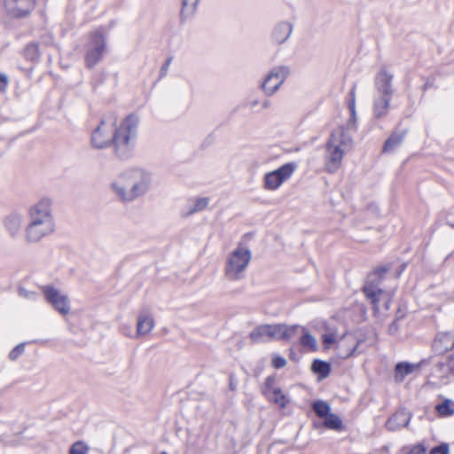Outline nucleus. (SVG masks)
I'll return each instance as SVG.
<instances>
[{
  "label": "nucleus",
  "mask_w": 454,
  "mask_h": 454,
  "mask_svg": "<svg viewBox=\"0 0 454 454\" xmlns=\"http://www.w3.org/2000/svg\"><path fill=\"white\" fill-rule=\"evenodd\" d=\"M139 117L132 113L121 121L115 113L105 114L90 137L95 148L113 146L116 155L121 157L130 151L137 138Z\"/></svg>",
  "instance_id": "obj_1"
},
{
  "label": "nucleus",
  "mask_w": 454,
  "mask_h": 454,
  "mask_svg": "<svg viewBox=\"0 0 454 454\" xmlns=\"http://www.w3.org/2000/svg\"><path fill=\"white\" fill-rule=\"evenodd\" d=\"M353 140L348 130L340 126L333 130L325 147V168L328 173L337 172L344 155L351 150Z\"/></svg>",
  "instance_id": "obj_2"
},
{
  "label": "nucleus",
  "mask_w": 454,
  "mask_h": 454,
  "mask_svg": "<svg viewBox=\"0 0 454 454\" xmlns=\"http://www.w3.org/2000/svg\"><path fill=\"white\" fill-rule=\"evenodd\" d=\"M251 259L248 249L239 246L228 257L225 265V275L231 280H237L240 273L247 267Z\"/></svg>",
  "instance_id": "obj_3"
},
{
  "label": "nucleus",
  "mask_w": 454,
  "mask_h": 454,
  "mask_svg": "<svg viewBox=\"0 0 454 454\" xmlns=\"http://www.w3.org/2000/svg\"><path fill=\"white\" fill-rule=\"evenodd\" d=\"M299 326L285 325H262L257 326V341L271 340H289L294 336Z\"/></svg>",
  "instance_id": "obj_4"
},
{
  "label": "nucleus",
  "mask_w": 454,
  "mask_h": 454,
  "mask_svg": "<svg viewBox=\"0 0 454 454\" xmlns=\"http://www.w3.org/2000/svg\"><path fill=\"white\" fill-rule=\"evenodd\" d=\"M114 191L122 200H132L143 193L144 187L131 174L121 176L113 184Z\"/></svg>",
  "instance_id": "obj_5"
},
{
  "label": "nucleus",
  "mask_w": 454,
  "mask_h": 454,
  "mask_svg": "<svg viewBox=\"0 0 454 454\" xmlns=\"http://www.w3.org/2000/svg\"><path fill=\"white\" fill-rule=\"evenodd\" d=\"M40 290L45 301L59 314L66 316L70 312V301L67 294L52 286H42Z\"/></svg>",
  "instance_id": "obj_6"
},
{
  "label": "nucleus",
  "mask_w": 454,
  "mask_h": 454,
  "mask_svg": "<svg viewBox=\"0 0 454 454\" xmlns=\"http://www.w3.org/2000/svg\"><path fill=\"white\" fill-rule=\"evenodd\" d=\"M106 50V42L100 32H93L90 35V43L84 57L87 67L91 68L101 59Z\"/></svg>",
  "instance_id": "obj_7"
},
{
  "label": "nucleus",
  "mask_w": 454,
  "mask_h": 454,
  "mask_svg": "<svg viewBox=\"0 0 454 454\" xmlns=\"http://www.w3.org/2000/svg\"><path fill=\"white\" fill-rule=\"evenodd\" d=\"M296 168V163L288 162L279 168L266 174L264 176V187L270 191L277 190L292 177Z\"/></svg>",
  "instance_id": "obj_8"
},
{
  "label": "nucleus",
  "mask_w": 454,
  "mask_h": 454,
  "mask_svg": "<svg viewBox=\"0 0 454 454\" xmlns=\"http://www.w3.org/2000/svg\"><path fill=\"white\" fill-rule=\"evenodd\" d=\"M290 74L288 67L278 66L273 67L265 77L262 89L268 95H273L286 80Z\"/></svg>",
  "instance_id": "obj_9"
},
{
  "label": "nucleus",
  "mask_w": 454,
  "mask_h": 454,
  "mask_svg": "<svg viewBox=\"0 0 454 454\" xmlns=\"http://www.w3.org/2000/svg\"><path fill=\"white\" fill-rule=\"evenodd\" d=\"M365 296L371 300L374 309L377 312L388 310L391 301V294L379 288L377 286L367 282L364 286Z\"/></svg>",
  "instance_id": "obj_10"
},
{
  "label": "nucleus",
  "mask_w": 454,
  "mask_h": 454,
  "mask_svg": "<svg viewBox=\"0 0 454 454\" xmlns=\"http://www.w3.org/2000/svg\"><path fill=\"white\" fill-rule=\"evenodd\" d=\"M262 392L269 401L273 402L280 407H285L288 403L287 397L277 385L275 376H269L266 379L262 387Z\"/></svg>",
  "instance_id": "obj_11"
},
{
  "label": "nucleus",
  "mask_w": 454,
  "mask_h": 454,
  "mask_svg": "<svg viewBox=\"0 0 454 454\" xmlns=\"http://www.w3.org/2000/svg\"><path fill=\"white\" fill-rule=\"evenodd\" d=\"M4 2L13 4L8 12L12 18L18 20L30 16L37 5V0H4Z\"/></svg>",
  "instance_id": "obj_12"
},
{
  "label": "nucleus",
  "mask_w": 454,
  "mask_h": 454,
  "mask_svg": "<svg viewBox=\"0 0 454 454\" xmlns=\"http://www.w3.org/2000/svg\"><path fill=\"white\" fill-rule=\"evenodd\" d=\"M50 207V200H42L38 204L30 209L31 219L35 222H40L43 224L51 226Z\"/></svg>",
  "instance_id": "obj_13"
},
{
  "label": "nucleus",
  "mask_w": 454,
  "mask_h": 454,
  "mask_svg": "<svg viewBox=\"0 0 454 454\" xmlns=\"http://www.w3.org/2000/svg\"><path fill=\"white\" fill-rule=\"evenodd\" d=\"M393 74L386 69H381L375 79V88L377 95L390 96L393 95L392 88Z\"/></svg>",
  "instance_id": "obj_14"
},
{
  "label": "nucleus",
  "mask_w": 454,
  "mask_h": 454,
  "mask_svg": "<svg viewBox=\"0 0 454 454\" xmlns=\"http://www.w3.org/2000/svg\"><path fill=\"white\" fill-rule=\"evenodd\" d=\"M294 26L289 21L277 23L271 32L272 41L277 44L286 43L293 33Z\"/></svg>",
  "instance_id": "obj_15"
},
{
  "label": "nucleus",
  "mask_w": 454,
  "mask_h": 454,
  "mask_svg": "<svg viewBox=\"0 0 454 454\" xmlns=\"http://www.w3.org/2000/svg\"><path fill=\"white\" fill-rule=\"evenodd\" d=\"M411 414L404 409L397 411L387 421L386 427L390 431L399 430L408 426Z\"/></svg>",
  "instance_id": "obj_16"
},
{
  "label": "nucleus",
  "mask_w": 454,
  "mask_h": 454,
  "mask_svg": "<svg viewBox=\"0 0 454 454\" xmlns=\"http://www.w3.org/2000/svg\"><path fill=\"white\" fill-rule=\"evenodd\" d=\"M325 333H322V340L325 346V348H330L333 345L339 343L342 339H352L354 341V338L352 335H340L337 333L335 328L329 327L326 325H324Z\"/></svg>",
  "instance_id": "obj_17"
},
{
  "label": "nucleus",
  "mask_w": 454,
  "mask_h": 454,
  "mask_svg": "<svg viewBox=\"0 0 454 454\" xmlns=\"http://www.w3.org/2000/svg\"><path fill=\"white\" fill-rule=\"evenodd\" d=\"M51 230V225L43 224L40 222L32 220L27 229V239L28 241L32 242L38 241Z\"/></svg>",
  "instance_id": "obj_18"
},
{
  "label": "nucleus",
  "mask_w": 454,
  "mask_h": 454,
  "mask_svg": "<svg viewBox=\"0 0 454 454\" xmlns=\"http://www.w3.org/2000/svg\"><path fill=\"white\" fill-rule=\"evenodd\" d=\"M154 327L153 318L145 314H142L137 318V336H143L150 333Z\"/></svg>",
  "instance_id": "obj_19"
},
{
  "label": "nucleus",
  "mask_w": 454,
  "mask_h": 454,
  "mask_svg": "<svg viewBox=\"0 0 454 454\" xmlns=\"http://www.w3.org/2000/svg\"><path fill=\"white\" fill-rule=\"evenodd\" d=\"M390 96L377 95L373 104V114L380 118L387 114L390 106Z\"/></svg>",
  "instance_id": "obj_20"
},
{
  "label": "nucleus",
  "mask_w": 454,
  "mask_h": 454,
  "mask_svg": "<svg viewBox=\"0 0 454 454\" xmlns=\"http://www.w3.org/2000/svg\"><path fill=\"white\" fill-rule=\"evenodd\" d=\"M416 366L408 363H399L396 364L395 369V378L398 381L403 380V379L412 373Z\"/></svg>",
  "instance_id": "obj_21"
},
{
  "label": "nucleus",
  "mask_w": 454,
  "mask_h": 454,
  "mask_svg": "<svg viewBox=\"0 0 454 454\" xmlns=\"http://www.w3.org/2000/svg\"><path fill=\"white\" fill-rule=\"evenodd\" d=\"M315 373L319 374L322 378L328 376L331 371V366L328 363L321 360H315L311 366Z\"/></svg>",
  "instance_id": "obj_22"
},
{
  "label": "nucleus",
  "mask_w": 454,
  "mask_h": 454,
  "mask_svg": "<svg viewBox=\"0 0 454 454\" xmlns=\"http://www.w3.org/2000/svg\"><path fill=\"white\" fill-rule=\"evenodd\" d=\"M405 137V133L394 134L392 135L385 143L384 151L390 152L393 151L395 147L401 145L403 138Z\"/></svg>",
  "instance_id": "obj_23"
},
{
  "label": "nucleus",
  "mask_w": 454,
  "mask_h": 454,
  "mask_svg": "<svg viewBox=\"0 0 454 454\" xmlns=\"http://www.w3.org/2000/svg\"><path fill=\"white\" fill-rule=\"evenodd\" d=\"M40 56L39 44L37 43H30L24 49V57L31 61L36 60Z\"/></svg>",
  "instance_id": "obj_24"
},
{
  "label": "nucleus",
  "mask_w": 454,
  "mask_h": 454,
  "mask_svg": "<svg viewBox=\"0 0 454 454\" xmlns=\"http://www.w3.org/2000/svg\"><path fill=\"white\" fill-rule=\"evenodd\" d=\"M324 425L329 429L340 430L342 427V421L336 414L330 413L325 418Z\"/></svg>",
  "instance_id": "obj_25"
},
{
  "label": "nucleus",
  "mask_w": 454,
  "mask_h": 454,
  "mask_svg": "<svg viewBox=\"0 0 454 454\" xmlns=\"http://www.w3.org/2000/svg\"><path fill=\"white\" fill-rule=\"evenodd\" d=\"M199 0H183L181 16L185 19L192 15L197 7Z\"/></svg>",
  "instance_id": "obj_26"
},
{
  "label": "nucleus",
  "mask_w": 454,
  "mask_h": 454,
  "mask_svg": "<svg viewBox=\"0 0 454 454\" xmlns=\"http://www.w3.org/2000/svg\"><path fill=\"white\" fill-rule=\"evenodd\" d=\"M301 344L309 348V350H317V340L316 337L311 335L309 333L305 332L303 330V334L301 338Z\"/></svg>",
  "instance_id": "obj_27"
},
{
  "label": "nucleus",
  "mask_w": 454,
  "mask_h": 454,
  "mask_svg": "<svg viewBox=\"0 0 454 454\" xmlns=\"http://www.w3.org/2000/svg\"><path fill=\"white\" fill-rule=\"evenodd\" d=\"M313 410L318 417L325 418L330 414L331 408L327 403L317 401L313 403Z\"/></svg>",
  "instance_id": "obj_28"
},
{
  "label": "nucleus",
  "mask_w": 454,
  "mask_h": 454,
  "mask_svg": "<svg viewBox=\"0 0 454 454\" xmlns=\"http://www.w3.org/2000/svg\"><path fill=\"white\" fill-rule=\"evenodd\" d=\"M438 413L442 416H450L454 413V403L450 400H446L443 403L436 406Z\"/></svg>",
  "instance_id": "obj_29"
},
{
  "label": "nucleus",
  "mask_w": 454,
  "mask_h": 454,
  "mask_svg": "<svg viewBox=\"0 0 454 454\" xmlns=\"http://www.w3.org/2000/svg\"><path fill=\"white\" fill-rule=\"evenodd\" d=\"M89 446L82 441H77L73 443L69 450V454H88Z\"/></svg>",
  "instance_id": "obj_30"
},
{
  "label": "nucleus",
  "mask_w": 454,
  "mask_h": 454,
  "mask_svg": "<svg viewBox=\"0 0 454 454\" xmlns=\"http://www.w3.org/2000/svg\"><path fill=\"white\" fill-rule=\"evenodd\" d=\"M208 205L207 198H199L195 200L193 207L190 210V213H195L205 209Z\"/></svg>",
  "instance_id": "obj_31"
},
{
  "label": "nucleus",
  "mask_w": 454,
  "mask_h": 454,
  "mask_svg": "<svg viewBox=\"0 0 454 454\" xmlns=\"http://www.w3.org/2000/svg\"><path fill=\"white\" fill-rule=\"evenodd\" d=\"M348 108L351 114L352 119L356 118V89L353 88L350 90V99L348 103Z\"/></svg>",
  "instance_id": "obj_32"
},
{
  "label": "nucleus",
  "mask_w": 454,
  "mask_h": 454,
  "mask_svg": "<svg viewBox=\"0 0 454 454\" xmlns=\"http://www.w3.org/2000/svg\"><path fill=\"white\" fill-rule=\"evenodd\" d=\"M286 359L280 356H278V355H274L271 358V364H272V366L276 369H280V368H283L286 365Z\"/></svg>",
  "instance_id": "obj_33"
},
{
  "label": "nucleus",
  "mask_w": 454,
  "mask_h": 454,
  "mask_svg": "<svg viewBox=\"0 0 454 454\" xmlns=\"http://www.w3.org/2000/svg\"><path fill=\"white\" fill-rule=\"evenodd\" d=\"M25 347L23 344H20L16 346L9 354V357L11 360H16L23 352Z\"/></svg>",
  "instance_id": "obj_34"
},
{
  "label": "nucleus",
  "mask_w": 454,
  "mask_h": 454,
  "mask_svg": "<svg viewBox=\"0 0 454 454\" xmlns=\"http://www.w3.org/2000/svg\"><path fill=\"white\" fill-rule=\"evenodd\" d=\"M430 454H449V446L448 444H441L433 448Z\"/></svg>",
  "instance_id": "obj_35"
},
{
  "label": "nucleus",
  "mask_w": 454,
  "mask_h": 454,
  "mask_svg": "<svg viewBox=\"0 0 454 454\" xmlns=\"http://www.w3.org/2000/svg\"><path fill=\"white\" fill-rule=\"evenodd\" d=\"M9 84V80L6 74L0 73V92H5Z\"/></svg>",
  "instance_id": "obj_36"
},
{
  "label": "nucleus",
  "mask_w": 454,
  "mask_h": 454,
  "mask_svg": "<svg viewBox=\"0 0 454 454\" xmlns=\"http://www.w3.org/2000/svg\"><path fill=\"white\" fill-rule=\"evenodd\" d=\"M408 454H426V449L422 445H417Z\"/></svg>",
  "instance_id": "obj_37"
},
{
  "label": "nucleus",
  "mask_w": 454,
  "mask_h": 454,
  "mask_svg": "<svg viewBox=\"0 0 454 454\" xmlns=\"http://www.w3.org/2000/svg\"><path fill=\"white\" fill-rule=\"evenodd\" d=\"M171 60H172V59H171V58H168V59L166 60V62L164 63V65L162 66V67H161V73H162L163 74H165L167 73L168 68V67H169V65H170V63H171Z\"/></svg>",
  "instance_id": "obj_38"
},
{
  "label": "nucleus",
  "mask_w": 454,
  "mask_h": 454,
  "mask_svg": "<svg viewBox=\"0 0 454 454\" xmlns=\"http://www.w3.org/2000/svg\"><path fill=\"white\" fill-rule=\"evenodd\" d=\"M357 346H358V342H356L353 348H349V349L346 352V354H345L344 356H349L353 355V354H354V352H355V350H356V348H357Z\"/></svg>",
  "instance_id": "obj_39"
},
{
  "label": "nucleus",
  "mask_w": 454,
  "mask_h": 454,
  "mask_svg": "<svg viewBox=\"0 0 454 454\" xmlns=\"http://www.w3.org/2000/svg\"><path fill=\"white\" fill-rule=\"evenodd\" d=\"M270 105H271V102H270L269 99H265V100H263V101L262 102V107L263 109H267V108H269V107L270 106Z\"/></svg>",
  "instance_id": "obj_40"
},
{
  "label": "nucleus",
  "mask_w": 454,
  "mask_h": 454,
  "mask_svg": "<svg viewBox=\"0 0 454 454\" xmlns=\"http://www.w3.org/2000/svg\"><path fill=\"white\" fill-rule=\"evenodd\" d=\"M449 364H450V366L451 367V372L452 373L454 374V357L453 358H450L449 360Z\"/></svg>",
  "instance_id": "obj_41"
},
{
  "label": "nucleus",
  "mask_w": 454,
  "mask_h": 454,
  "mask_svg": "<svg viewBox=\"0 0 454 454\" xmlns=\"http://www.w3.org/2000/svg\"><path fill=\"white\" fill-rule=\"evenodd\" d=\"M448 336H442L435 340L434 345L437 346L440 341H442L443 339H447Z\"/></svg>",
  "instance_id": "obj_42"
},
{
  "label": "nucleus",
  "mask_w": 454,
  "mask_h": 454,
  "mask_svg": "<svg viewBox=\"0 0 454 454\" xmlns=\"http://www.w3.org/2000/svg\"><path fill=\"white\" fill-rule=\"evenodd\" d=\"M160 454H168V453H166V452H162V453H160Z\"/></svg>",
  "instance_id": "obj_43"
}]
</instances>
